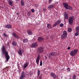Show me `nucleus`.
Returning a JSON list of instances; mask_svg holds the SVG:
<instances>
[{
    "instance_id": "f257e3e1",
    "label": "nucleus",
    "mask_w": 79,
    "mask_h": 79,
    "mask_svg": "<svg viewBox=\"0 0 79 79\" xmlns=\"http://www.w3.org/2000/svg\"><path fill=\"white\" fill-rule=\"evenodd\" d=\"M2 53L5 56L6 58V61H8V60H9L10 58V56L8 55V51H6V50L5 49V48L4 46L2 47Z\"/></svg>"
},
{
    "instance_id": "f03ea898",
    "label": "nucleus",
    "mask_w": 79,
    "mask_h": 79,
    "mask_svg": "<svg viewBox=\"0 0 79 79\" xmlns=\"http://www.w3.org/2000/svg\"><path fill=\"white\" fill-rule=\"evenodd\" d=\"M78 52V49H74L70 52V55L72 56H74L77 54Z\"/></svg>"
},
{
    "instance_id": "7ed1b4c3",
    "label": "nucleus",
    "mask_w": 79,
    "mask_h": 79,
    "mask_svg": "<svg viewBox=\"0 0 79 79\" xmlns=\"http://www.w3.org/2000/svg\"><path fill=\"white\" fill-rule=\"evenodd\" d=\"M26 73L24 71H22L21 74V76H20L19 79H24L26 77Z\"/></svg>"
},
{
    "instance_id": "20e7f679",
    "label": "nucleus",
    "mask_w": 79,
    "mask_h": 79,
    "mask_svg": "<svg viewBox=\"0 0 79 79\" xmlns=\"http://www.w3.org/2000/svg\"><path fill=\"white\" fill-rule=\"evenodd\" d=\"M37 52L39 53H41L44 52V48L43 47H39L37 49Z\"/></svg>"
},
{
    "instance_id": "39448f33",
    "label": "nucleus",
    "mask_w": 79,
    "mask_h": 79,
    "mask_svg": "<svg viewBox=\"0 0 79 79\" xmlns=\"http://www.w3.org/2000/svg\"><path fill=\"white\" fill-rule=\"evenodd\" d=\"M66 34L67 33L66 31H64L63 32V34L61 35V38L62 40H64L65 39L66 37H67V35H66Z\"/></svg>"
},
{
    "instance_id": "423d86ee",
    "label": "nucleus",
    "mask_w": 79,
    "mask_h": 79,
    "mask_svg": "<svg viewBox=\"0 0 79 79\" xmlns=\"http://www.w3.org/2000/svg\"><path fill=\"white\" fill-rule=\"evenodd\" d=\"M12 34L13 36L14 37H15V39H20V37H19V36L17 35L16 33L15 32H13L12 33Z\"/></svg>"
},
{
    "instance_id": "0eeeda50",
    "label": "nucleus",
    "mask_w": 79,
    "mask_h": 79,
    "mask_svg": "<svg viewBox=\"0 0 79 79\" xmlns=\"http://www.w3.org/2000/svg\"><path fill=\"white\" fill-rule=\"evenodd\" d=\"M40 55L38 54L36 60V63L37 64H38L39 63V61H40Z\"/></svg>"
},
{
    "instance_id": "6e6552de",
    "label": "nucleus",
    "mask_w": 79,
    "mask_h": 79,
    "mask_svg": "<svg viewBox=\"0 0 79 79\" xmlns=\"http://www.w3.org/2000/svg\"><path fill=\"white\" fill-rule=\"evenodd\" d=\"M50 76L54 79H56V78H57L56 75V74H55V73H54L53 72H51Z\"/></svg>"
},
{
    "instance_id": "1a4fd4ad",
    "label": "nucleus",
    "mask_w": 79,
    "mask_h": 79,
    "mask_svg": "<svg viewBox=\"0 0 79 79\" xmlns=\"http://www.w3.org/2000/svg\"><path fill=\"white\" fill-rule=\"evenodd\" d=\"M61 21L60 20H58L53 25V27H55V26H57V25H58V24H60V23H61Z\"/></svg>"
},
{
    "instance_id": "9d476101",
    "label": "nucleus",
    "mask_w": 79,
    "mask_h": 79,
    "mask_svg": "<svg viewBox=\"0 0 79 79\" xmlns=\"http://www.w3.org/2000/svg\"><path fill=\"white\" fill-rule=\"evenodd\" d=\"M38 40L39 42H42L44 40V39L42 37H39L38 39Z\"/></svg>"
},
{
    "instance_id": "9b49d317",
    "label": "nucleus",
    "mask_w": 79,
    "mask_h": 79,
    "mask_svg": "<svg viewBox=\"0 0 79 79\" xmlns=\"http://www.w3.org/2000/svg\"><path fill=\"white\" fill-rule=\"evenodd\" d=\"M69 22L70 24H72L73 22V18L72 17H70L69 19Z\"/></svg>"
},
{
    "instance_id": "f8f14e48",
    "label": "nucleus",
    "mask_w": 79,
    "mask_h": 79,
    "mask_svg": "<svg viewBox=\"0 0 79 79\" xmlns=\"http://www.w3.org/2000/svg\"><path fill=\"white\" fill-rule=\"evenodd\" d=\"M31 47V48H35V47H37V43H33Z\"/></svg>"
},
{
    "instance_id": "ddd939ff",
    "label": "nucleus",
    "mask_w": 79,
    "mask_h": 79,
    "mask_svg": "<svg viewBox=\"0 0 79 79\" xmlns=\"http://www.w3.org/2000/svg\"><path fill=\"white\" fill-rule=\"evenodd\" d=\"M64 19H68L69 18V16H68V15L67 13L66 12L64 13Z\"/></svg>"
},
{
    "instance_id": "4468645a",
    "label": "nucleus",
    "mask_w": 79,
    "mask_h": 79,
    "mask_svg": "<svg viewBox=\"0 0 79 79\" xmlns=\"http://www.w3.org/2000/svg\"><path fill=\"white\" fill-rule=\"evenodd\" d=\"M63 5L65 8L66 10H68V4H67L66 3L64 2L63 3Z\"/></svg>"
},
{
    "instance_id": "2eb2a0df",
    "label": "nucleus",
    "mask_w": 79,
    "mask_h": 79,
    "mask_svg": "<svg viewBox=\"0 0 79 79\" xmlns=\"http://www.w3.org/2000/svg\"><path fill=\"white\" fill-rule=\"evenodd\" d=\"M18 53L21 56H22V54L23 53V50L22 49H19L18 51Z\"/></svg>"
},
{
    "instance_id": "dca6fc26",
    "label": "nucleus",
    "mask_w": 79,
    "mask_h": 79,
    "mask_svg": "<svg viewBox=\"0 0 79 79\" xmlns=\"http://www.w3.org/2000/svg\"><path fill=\"white\" fill-rule=\"evenodd\" d=\"M27 34L28 35H32L33 34L32 32V30H28L27 31Z\"/></svg>"
},
{
    "instance_id": "f3484780",
    "label": "nucleus",
    "mask_w": 79,
    "mask_h": 79,
    "mask_svg": "<svg viewBox=\"0 0 79 79\" xmlns=\"http://www.w3.org/2000/svg\"><path fill=\"white\" fill-rule=\"evenodd\" d=\"M12 27L11 25L9 24H7L6 26V28H8V29H11Z\"/></svg>"
},
{
    "instance_id": "a211bd4d",
    "label": "nucleus",
    "mask_w": 79,
    "mask_h": 79,
    "mask_svg": "<svg viewBox=\"0 0 79 79\" xmlns=\"http://www.w3.org/2000/svg\"><path fill=\"white\" fill-rule=\"evenodd\" d=\"M13 1H12V0H9L8 1V4H9V5L10 6H12V5H13Z\"/></svg>"
},
{
    "instance_id": "6ab92c4d",
    "label": "nucleus",
    "mask_w": 79,
    "mask_h": 79,
    "mask_svg": "<svg viewBox=\"0 0 79 79\" xmlns=\"http://www.w3.org/2000/svg\"><path fill=\"white\" fill-rule=\"evenodd\" d=\"M21 6H24V5H25V4H24V2H25V1H24V0H21Z\"/></svg>"
},
{
    "instance_id": "aec40b11",
    "label": "nucleus",
    "mask_w": 79,
    "mask_h": 79,
    "mask_svg": "<svg viewBox=\"0 0 79 79\" xmlns=\"http://www.w3.org/2000/svg\"><path fill=\"white\" fill-rule=\"evenodd\" d=\"M54 6V5H51L49 6L48 8V9H52V8H53Z\"/></svg>"
},
{
    "instance_id": "412c9836",
    "label": "nucleus",
    "mask_w": 79,
    "mask_h": 79,
    "mask_svg": "<svg viewBox=\"0 0 79 79\" xmlns=\"http://www.w3.org/2000/svg\"><path fill=\"white\" fill-rule=\"evenodd\" d=\"M27 66H28V63L27 62L24 64L23 69H26V68H27Z\"/></svg>"
},
{
    "instance_id": "4be33fe9",
    "label": "nucleus",
    "mask_w": 79,
    "mask_h": 79,
    "mask_svg": "<svg viewBox=\"0 0 79 79\" xmlns=\"http://www.w3.org/2000/svg\"><path fill=\"white\" fill-rule=\"evenodd\" d=\"M37 74L38 76V77H39V76L40 74V70L38 69L37 71Z\"/></svg>"
},
{
    "instance_id": "5701e85b",
    "label": "nucleus",
    "mask_w": 79,
    "mask_h": 79,
    "mask_svg": "<svg viewBox=\"0 0 79 79\" xmlns=\"http://www.w3.org/2000/svg\"><path fill=\"white\" fill-rule=\"evenodd\" d=\"M12 44L13 46H16V45H17V43H16L15 41H13L12 42Z\"/></svg>"
},
{
    "instance_id": "b1692460",
    "label": "nucleus",
    "mask_w": 79,
    "mask_h": 79,
    "mask_svg": "<svg viewBox=\"0 0 79 79\" xmlns=\"http://www.w3.org/2000/svg\"><path fill=\"white\" fill-rule=\"evenodd\" d=\"M23 43L28 42V39H23Z\"/></svg>"
},
{
    "instance_id": "393cba45",
    "label": "nucleus",
    "mask_w": 79,
    "mask_h": 79,
    "mask_svg": "<svg viewBox=\"0 0 79 79\" xmlns=\"http://www.w3.org/2000/svg\"><path fill=\"white\" fill-rule=\"evenodd\" d=\"M50 55L52 56H55V52H52L50 53Z\"/></svg>"
},
{
    "instance_id": "a878e982",
    "label": "nucleus",
    "mask_w": 79,
    "mask_h": 79,
    "mask_svg": "<svg viewBox=\"0 0 79 79\" xmlns=\"http://www.w3.org/2000/svg\"><path fill=\"white\" fill-rule=\"evenodd\" d=\"M76 31L77 32H79V26L76 27Z\"/></svg>"
},
{
    "instance_id": "bb28decb",
    "label": "nucleus",
    "mask_w": 79,
    "mask_h": 79,
    "mask_svg": "<svg viewBox=\"0 0 79 79\" xmlns=\"http://www.w3.org/2000/svg\"><path fill=\"white\" fill-rule=\"evenodd\" d=\"M47 26L48 29H51V28L52 27V26H51V24H48Z\"/></svg>"
},
{
    "instance_id": "cd10ccee",
    "label": "nucleus",
    "mask_w": 79,
    "mask_h": 79,
    "mask_svg": "<svg viewBox=\"0 0 79 79\" xmlns=\"http://www.w3.org/2000/svg\"><path fill=\"white\" fill-rule=\"evenodd\" d=\"M68 7V9H69V10H72L73 9V7L71 6H69Z\"/></svg>"
},
{
    "instance_id": "c85d7f7f",
    "label": "nucleus",
    "mask_w": 79,
    "mask_h": 79,
    "mask_svg": "<svg viewBox=\"0 0 79 79\" xmlns=\"http://www.w3.org/2000/svg\"><path fill=\"white\" fill-rule=\"evenodd\" d=\"M72 30V29L71 28H69L68 29V32H71Z\"/></svg>"
},
{
    "instance_id": "c756f323",
    "label": "nucleus",
    "mask_w": 79,
    "mask_h": 79,
    "mask_svg": "<svg viewBox=\"0 0 79 79\" xmlns=\"http://www.w3.org/2000/svg\"><path fill=\"white\" fill-rule=\"evenodd\" d=\"M73 79H76V75H73Z\"/></svg>"
},
{
    "instance_id": "7c9ffc66",
    "label": "nucleus",
    "mask_w": 79,
    "mask_h": 79,
    "mask_svg": "<svg viewBox=\"0 0 79 79\" xmlns=\"http://www.w3.org/2000/svg\"><path fill=\"white\" fill-rule=\"evenodd\" d=\"M3 35H4V37H8V35H6V34H5V33H3Z\"/></svg>"
},
{
    "instance_id": "2f4dec72",
    "label": "nucleus",
    "mask_w": 79,
    "mask_h": 79,
    "mask_svg": "<svg viewBox=\"0 0 79 79\" xmlns=\"http://www.w3.org/2000/svg\"><path fill=\"white\" fill-rule=\"evenodd\" d=\"M48 3L49 4V5H50V3L52 2V0H48Z\"/></svg>"
},
{
    "instance_id": "473e14b6",
    "label": "nucleus",
    "mask_w": 79,
    "mask_h": 79,
    "mask_svg": "<svg viewBox=\"0 0 79 79\" xmlns=\"http://www.w3.org/2000/svg\"><path fill=\"white\" fill-rule=\"evenodd\" d=\"M63 26H64V25L63 23L60 24V26L61 27H63Z\"/></svg>"
},
{
    "instance_id": "72a5a7b5",
    "label": "nucleus",
    "mask_w": 79,
    "mask_h": 79,
    "mask_svg": "<svg viewBox=\"0 0 79 79\" xmlns=\"http://www.w3.org/2000/svg\"><path fill=\"white\" fill-rule=\"evenodd\" d=\"M75 36H77L78 35H79V33L78 32H76L75 33Z\"/></svg>"
},
{
    "instance_id": "f704fd0d",
    "label": "nucleus",
    "mask_w": 79,
    "mask_h": 79,
    "mask_svg": "<svg viewBox=\"0 0 79 79\" xmlns=\"http://www.w3.org/2000/svg\"><path fill=\"white\" fill-rule=\"evenodd\" d=\"M31 11L32 12V13H34L35 12V10H34V9H31Z\"/></svg>"
},
{
    "instance_id": "c9c22d12",
    "label": "nucleus",
    "mask_w": 79,
    "mask_h": 79,
    "mask_svg": "<svg viewBox=\"0 0 79 79\" xmlns=\"http://www.w3.org/2000/svg\"><path fill=\"white\" fill-rule=\"evenodd\" d=\"M27 15L28 16H31V12H29L27 13Z\"/></svg>"
},
{
    "instance_id": "e433bc0d",
    "label": "nucleus",
    "mask_w": 79,
    "mask_h": 79,
    "mask_svg": "<svg viewBox=\"0 0 79 79\" xmlns=\"http://www.w3.org/2000/svg\"><path fill=\"white\" fill-rule=\"evenodd\" d=\"M42 61H41L40 62V66H42Z\"/></svg>"
},
{
    "instance_id": "4c0bfd02",
    "label": "nucleus",
    "mask_w": 79,
    "mask_h": 79,
    "mask_svg": "<svg viewBox=\"0 0 79 79\" xmlns=\"http://www.w3.org/2000/svg\"><path fill=\"white\" fill-rule=\"evenodd\" d=\"M35 7H37L39 6V4H36L35 5Z\"/></svg>"
},
{
    "instance_id": "58836bf2",
    "label": "nucleus",
    "mask_w": 79,
    "mask_h": 79,
    "mask_svg": "<svg viewBox=\"0 0 79 79\" xmlns=\"http://www.w3.org/2000/svg\"><path fill=\"white\" fill-rule=\"evenodd\" d=\"M41 76L42 75H41L39 77V79H42V76Z\"/></svg>"
},
{
    "instance_id": "ea45409f",
    "label": "nucleus",
    "mask_w": 79,
    "mask_h": 79,
    "mask_svg": "<svg viewBox=\"0 0 79 79\" xmlns=\"http://www.w3.org/2000/svg\"><path fill=\"white\" fill-rule=\"evenodd\" d=\"M68 71H70V68H68L67 69Z\"/></svg>"
},
{
    "instance_id": "a19ab883",
    "label": "nucleus",
    "mask_w": 79,
    "mask_h": 79,
    "mask_svg": "<svg viewBox=\"0 0 79 79\" xmlns=\"http://www.w3.org/2000/svg\"><path fill=\"white\" fill-rule=\"evenodd\" d=\"M71 49V47H68V48H67V49L68 50H69Z\"/></svg>"
},
{
    "instance_id": "79ce46f5",
    "label": "nucleus",
    "mask_w": 79,
    "mask_h": 79,
    "mask_svg": "<svg viewBox=\"0 0 79 79\" xmlns=\"http://www.w3.org/2000/svg\"><path fill=\"white\" fill-rule=\"evenodd\" d=\"M7 47H8V45H9V43H7Z\"/></svg>"
},
{
    "instance_id": "37998d69",
    "label": "nucleus",
    "mask_w": 79,
    "mask_h": 79,
    "mask_svg": "<svg viewBox=\"0 0 79 79\" xmlns=\"http://www.w3.org/2000/svg\"><path fill=\"white\" fill-rule=\"evenodd\" d=\"M50 38H51V39H53V37L51 36Z\"/></svg>"
},
{
    "instance_id": "c03bdc74",
    "label": "nucleus",
    "mask_w": 79,
    "mask_h": 79,
    "mask_svg": "<svg viewBox=\"0 0 79 79\" xmlns=\"http://www.w3.org/2000/svg\"><path fill=\"white\" fill-rule=\"evenodd\" d=\"M49 58H51V56H49Z\"/></svg>"
},
{
    "instance_id": "a18cd8bd",
    "label": "nucleus",
    "mask_w": 79,
    "mask_h": 79,
    "mask_svg": "<svg viewBox=\"0 0 79 79\" xmlns=\"http://www.w3.org/2000/svg\"><path fill=\"white\" fill-rule=\"evenodd\" d=\"M45 60H47V57H46L45 58Z\"/></svg>"
},
{
    "instance_id": "49530a36",
    "label": "nucleus",
    "mask_w": 79,
    "mask_h": 79,
    "mask_svg": "<svg viewBox=\"0 0 79 79\" xmlns=\"http://www.w3.org/2000/svg\"><path fill=\"white\" fill-rule=\"evenodd\" d=\"M17 15H19V13H17Z\"/></svg>"
},
{
    "instance_id": "de8ad7c7",
    "label": "nucleus",
    "mask_w": 79,
    "mask_h": 79,
    "mask_svg": "<svg viewBox=\"0 0 79 79\" xmlns=\"http://www.w3.org/2000/svg\"><path fill=\"white\" fill-rule=\"evenodd\" d=\"M16 1H19L20 0H15Z\"/></svg>"
},
{
    "instance_id": "09e8293b",
    "label": "nucleus",
    "mask_w": 79,
    "mask_h": 79,
    "mask_svg": "<svg viewBox=\"0 0 79 79\" xmlns=\"http://www.w3.org/2000/svg\"><path fill=\"white\" fill-rule=\"evenodd\" d=\"M43 10H44V11H45V9H43Z\"/></svg>"
},
{
    "instance_id": "8fccbe9b",
    "label": "nucleus",
    "mask_w": 79,
    "mask_h": 79,
    "mask_svg": "<svg viewBox=\"0 0 79 79\" xmlns=\"http://www.w3.org/2000/svg\"><path fill=\"white\" fill-rule=\"evenodd\" d=\"M56 3H58V2H56Z\"/></svg>"
}]
</instances>
